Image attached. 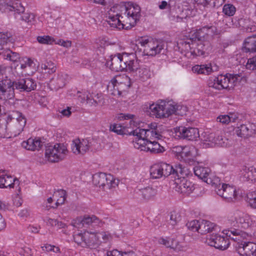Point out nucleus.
Returning a JSON list of instances; mask_svg holds the SVG:
<instances>
[{
  "label": "nucleus",
  "instance_id": "obj_12",
  "mask_svg": "<svg viewBox=\"0 0 256 256\" xmlns=\"http://www.w3.org/2000/svg\"><path fill=\"white\" fill-rule=\"evenodd\" d=\"M102 222L94 215L91 216L84 215L83 216L78 217L73 222L74 227L80 228L83 227L87 228L90 226H102Z\"/></svg>",
  "mask_w": 256,
  "mask_h": 256
},
{
  "label": "nucleus",
  "instance_id": "obj_2",
  "mask_svg": "<svg viewBox=\"0 0 256 256\" xmlns=\"http://www.w3.org/2000/svg\"><path fill=\"white\" fill-rule=\"evenodd\" d=\"M255 221L252 216L238 210L232 212L226 222L227 228L222 233L234 241L240 240L246 234L242 233L240 228L248 229L254 226Z\"/></svg>",
  "mask_w": 256,
  "mask_h": 256
},
{
  "label": "nucleus",
  "instance_id": "obj_30",
  "mask_svg": "<svg viewBox=\"0 0 256 256\" xmlns=\"http://www.w3.org/2000/svg\"><path fill=\"white\" fill-rule=\"evenodd\" d=\"M193 170L196 176L202 180L204 182H208V176L210 171V168L198 166H194Z\"/></svg>",
  "mask_w": 256,
  "mask_h": 256
},
{
  "label": "nucleus",
  "instance_id": "obj_1",
  "mask_svg": "<svg viewBox=\"0 0 256 256\" xmlns=\"http://www.w3.org/2000/svg\"><path fill=\"white\" fill-rule=\"evenodd\" d=\"M148 127L146 129L138 128L130 132V135L136 136L133 140L134 146L142 151L151 153L163 152L165 150L159 142H162V126L154 122L148 124Z\"/></svg>",
  "mask_w": 256,
  "mask_h": 256
},
{
  "label": "nucleus",
  "instance_id": "obj_7",
  "mask_svg": "<svg viewBox=\"0 0 256 256\" xmlns=\"http://www.w3.org/2000/svg\"><path fill=\"white\" fill-rule=\"evenodd\" d=\"M14 87V82L8 77L0 81V100L4 101L6 105L14 106L15 104Z\"/></svg>",
  "mask_w": 256,
  "mask_h": 256
},
{
  "label": "nucleus",
  "instance_id": "obj_51",
  "mask_svg": "<svg viewBox=\"0 0 256 256\" xmlns=\"http://www.w3.org/2000/svg\"><path fill=\"white\" fill-rule=\"evenodd\" d=\"M247 202L252 208L256 209V192H252L248 194Z\"/></svg>",
  "mask_w": 256,
  "mask_h": 256
},
{
  "label": "nucleus",
  "instance_id": "obj_46",
  "mask_svg": "<svg viewBox=\"0 0 256 256\" xmlns=\"http://www.w3.org/2000/svg\"><path fill=\"white\" fill-rule=\"evenodd\" d=\"M88 100L90 102L91 106H103L106 104L104 96L102 94H97L92 99L88 98Z\"/></svg>",
  "mask_w": 256,
  "mask_h": 256
},
{
  "label": "nucleus",
  "instance_id": "obj_4",
  "mask_svg": "<svg viewBox=\"0 0 256 256\" xmlns=\"http://www.w3.org/2000/svg\"><path fill=\"white\" fill-rule=\"evenodd\" d=\"M182 107L174 102L162 101L160 104H150L148 112L151 116L157 118H168L172 114H182L180 111Z\"/></svg>",
  "mask_w": 256,
  "mask_h": 256
},
{
  "label": "nucleus",
  "instance_id": "obj_14",
  "mask_svg": "<svg viewBox=\"0 0 256 256\" xmlns=\"http://www.w3.org/2000/svg\"><path fill=\"white\" fill-rule=\"evenodd\" d=\"M191 54L194 56L204 55L206 52L210 50V40H206L204 42L194 40L192 43Z\"/></svg>",
  "mask_w": 256,
  "mask_h": 256
},
{
  "label": "nucleus",
  "instance_id": "obj_22",
  "mask_svg": "<svg viewBox=\"0 0 256 256\" xmlns=\"http://www.w3.org/2000/svg\"><path fill=\"white\" fill-rule=\"evenodd\" d=\"M204 142V144L206 146L213 147L216 144L222 145V138L220 136V132H206L203 136L202 138Z\"/></svg>",
  "mask_w": 256,
  "mask_h": 256
},
{
  "label": "nucleus",
  "instance_id": "obj_52",
  "mask_svg": "<svg viewBox=\"0 0 256 256\" xmlns=\"http://www.w3.org/2000/svg\"><path fill=\"white\" fill-rule=\"evenodd\" d=\"M181 220V216L178 212L174 211L170 213V223L172 226H175Z\"/></svg>",
  "mask_w": 256,
  "mask_h": 256
},
{
  "label": "nucleus",
  "instance_id": "obj_33",
  "mask_svg": "<svg viewBox=\"0 0 256 256\" xmlns=\"http://www.w3.org/2000/svg\"><path fill=\"white\" fill-rule=\"evenodd\" d=\"M192 70L194 72L198 74H210L215 70L213 68L211 64H208L200 65H196L192 67Z\"/></svg>",
  "mask_w": 256,
  "mask_h": 256
},
{
  "label": "nucleus",
  "instance_id": "obj_5",
  "mask_svg": "<svg viewBox=\"0 0 256 256\" xmlns=\"http://www.w3.org/2000/svg\"><path fill=\"white\" fill-rule=\"evenodd\" d=\"M244 78V76L240 73L238 74H227L226 75H220L218 77L210 78L208 82V86L215 90H221L234 88L238 81Z\"/></svg>",
  "mask_w": 256,
  "mask_h": 256
},
{
  "label": "nucleus",
  "instance_id": "obj_60",
  "mask_svg": "<svg viewBox=\"0 0 256 256\" xmlns=\"http://www.w3.org/2000/svg\"><path fill=\"white\" fill-rule=\"evenodd\" d=\"M20 254L23 256H32L33 252L30 248L25 246L21 248Z\"/></svg>",
  "mask_w": 256,
  "mask_h": 256
},
{
  "label": "nucleus",
  "instance_id": "obj_36",
  "mask_svg": "<svg viewBox=\"0 0 256 256\" xmlns=\"http://www.w3.org/2000/svg\"><path fill=\"white\" fill-rule=\"evenodd\" d=\"M24 12L20 14H17L16 11H14V14L16 18L23 20L28 23H32L34 20V15L30 12H25V8L23 6Z\"/></svg>",
  "mask_w": 256,
  "mask_h": 256
},
{
  "label": "nucleus",
  "instance_id": "obj_31",
  "mask_svg": "<svg viewBox=\"0 0 256 256\" xmlns=\"http://www.w3.org/2000/svg\"><path fill=\"white\" fill-rule=\"evenodd\" d=\"M196 150L194 148L184 147L181 156H178V159L180 160L184 161L194 160L196 155Z\"/></svg>",
  "mask_w": 256,
  "mask_h": 256
},
{
  "label": "nucleus",
  "instance_id": "obj_63",
  "mask_svg": "<svg viewBox=\"0 0 256 256\" xmlns=\"http://www.w3.org/2000/svg\"><path fill=\"white\" fill-rule=\"evenodd\" d=\"M8 186L14 188V184H6V177L0 176V188H7Z\"/></svg>",
  "mask_w": 256,
  "mask_h": 256
},
{
  "label": "nucleus",
  "instance_id": "obj_57",
  "mask_svg": "<svg viewBox=\"0 0 256 256\" xmlns=\"http://www.w3.org/2000/svg\"><path fill=\"white\" fill-rule=\"evenodd\" d=\"M246 68L248 70H252L256 69V58H255V56L249 58L248 60Z\"/></svg>",
  "mask_w": 256,
  "mask_h": 256
},
{
  "label": "nucleus",
  "instance_id": "obj_21",
  "mask_svg": "<svg viewBox=\"0 0 256 256\" xmlns=\"http://www.w3.org/2000/svg\"><path fill=\"white\" fill-rule=\"evenodd\" d=\"M214 28L212 26H204L198 30L192 35V38L196 40L204 42L210 40V38L214 34Z\"/></svg>",
  "mask_w": 256,
  "mask_h": 256
},
{
  "label": "nucleus",
  "instance_id": "obj_9",
  "mask_svg": "<svg viewBox=\"0 0 256 256\" xmlns=\"http://www.w3.org/2000/svg\"><path fill=\"white\" fill-rule=\"evenodd\" d=\"M93 184L104 190L110 189L118 186V180H115L110 174L97 173L92 176Z\"/></svg>",
  "mask_w": 256,
  "mask_h": 256
},
{
  "label": "nucleus",
  "instance_id": "obj_64",
  "mask_svg": "<svg viewBox=\"0 0 256 256\" xmlns=\"http://www.w3.org/2000/svg\"><path fill=\"white\" fill-rule=\"evenodd\" d=\"M81 102L84 103L85 102H86V104H90V102L89 100H88V99H91L90 97L88 96V94L87 93H84L78 96Z\"/></svg>",
  "mask_w": 256,
  "mask_h": 256
},
{
  "label": "nucleus",
  "instance_id": "obj_25",
  "mask_svg": "<svg viewBox=\"0 0 256 256\" xmlns=\"http://www.w3.org/2000/svg\"><path fill=\"white\" fill-rule=\"evenodd\" d=\"M84 242L83 246L88 247L90 248H96L98 246V242L96 233L85 232L84 235Z\"/></svg>",
  "mask_w": 256,
  "mask_h": 256
},
{
  "label": "nucleus",
  "instance_id": "obj_13",
  "mask_svg": "<svg viewBox=\"0 0 256 256\" xmlns=\"http://www.w3.org/2000/svg\"><path fill=\"white\" fill-rule=\"evenodd\" d=\"M222 236L218 234H212L206 239L208 244L220 250H226L230 245L228 236Z\"/></svg>",
  "mask_w": 256,
  "mask_h": 256
},
{
  "label": "nucleus",
  "instance_id": "obj_62",
  "mask_svg": "<svg viewBox=\"0 0 256 256\" xmlns=\"http://www.w3.org/2000/svg\"><path fill=\"white\" fill-rule=\"evenodd\" d=\"M168 248L174 249L175 250L180 251L182 250V246L179 242L174 239L172 244H169Z\"/></svg>",
  "mask_w": 256,
  "mask_h": 256
},
{
  "label": "nucleus",
  "instance_id": "obj_28",
  "mask_svg": "<svg viewBox=\"0 0 256 256\" xmlns=\"http://www.w3.org/2000/svg\"><path fill=\"white\" fill-rule=\"evenodd\" d=\"M140 7L136 4H132L128 8H125L124 14L128 18H132L134 20H136L140 17Z\"/></svg>",
  "mask_w": 256,
  "mask_h": 256
},
{
  "label": "nucleus",
  "instance_id": "obj_27",
  "mask_svg": "<svg viewBox=\"0 0 256 256\" xmlns=\"http://www.w3.org/2000/svg\"><path fill=\"white\" fill-rule=\"evenodd\" d=\"M66 74H60L52 78L49 83L51 88L56 90L63 88L66 84Z\"/></svg>",
  "mask_w": 256,
  "mask_h": 256
},
{
  "label": "nucleus",
  "instance_id": "obj_16",
  "mask_svg": "<svg viewBox=\"0 0 256 256\" xmlns=\"http://www.w3.org/2000/svg\"><path fill=\"white\" fill-rule=\"evenodd\" d=\"M15 88L20 92H29L34 90L36 87V82L30 78H22L12 82Z\"/></svg>",
  "mask_w": 256,
  "mask_h": 256
},
{
  "label": "nucleus",
  "instance_id": "obj_24",
  "mask_svg": "<svg viewBox=\"0 0 256 256\" xmlns=\"http://www.w3.org/2000/svg\"><path fill=\"white\" fill-rule=\"evenodd\" d=\"M235 132L238 136L245 138L251 136L254 134L255 130L252 124H242L236 128Z\"/></svg>",
  "mask_w": 256,
  "mask_h": 256
},
{
  "label": "nucleus",
  "instance_id": "obj_43",
  "mask_svg": "<svg viewBox=\"0 0 256 256\" xmlns=\"http://www.w3.org/2000/svg\"><path fill=\"white\" fill-rule=\"evenodd\" d=\"M21 120H26L24 116L19 111L14 110L8 114L6 121L20 122Z\"/></svg>",
  "mask_w": 256,
  "mask_h": 256
},
{
  "label": "nucleus",
  "instance_id": "obj_32",
  "mask_svg": "<svg viewBox=\"0 0 256 256\" xmlns=\"http://www.w3.org/2000/svg\"><path fill=\"white\" fill-rule=\"evenodd\" d=\"M128 56L130 62L125 63L126 68L124 69V70L134 72L138 70L140 66L139 60L136 58L134 54H128Z\"/></svg>",
  "mask_w": 256,
  "mask_h": 256
},
{
  "label": "nucleus",
  "instance_id": "obj_35",
  "mask_svg": "<svg viewBox=\"0 0 256 256\" xmlns=\"http://www.w3.org/2000/svg\"><path fill=\"white\" fill-rule=\"evenodd\" d=\"M194 40L192 38L186 40H181L177 43L178 47L180 50L187 52V54H191L192 43L194 42Z\"/></svg>",
  "mask_w": 256,
  "mask_h": 256
},
{
  "label": "nucleus",
  "instance_id": "obj_54",
  "mask_svg": "<svg viewBox=\"0 0 256 256\" xmlns=\"http://www.w3.org/2000/svg\"><path fill=\"white\" fill-rule=\"evenodd\" d=\"M200 220H192L186 223V226L188 228L192 231L198 232L199 230Z\"/></svg>",
  "mask_w": 256,
  "mask_h": 256
},
{
  "label": "nucleus",
  "instance_id": "obj_59",
  "mask_svg": "<svg viewBox=\"0 0 256 256\" xmlns=\"http://www.w3.org/2000/svg\"><path fill=\"white\" fill-rule=\"evenodd\" d=\"M84 232L78 233L76 234L74 236V239L76 242L78 244H80L83 246V242H84Z\"/></svg>",
  "mask_w": 256,
  "mask_h": 256
},
{
  "label": "nucleus",
  "instance_id": "obj_29",
  "mask_svg": "<svg viewBox=\"0 0 256 256\" xmlns=\"http://www.w3.org/2000/svg\"><path fill=\"white\" fill-rule=\"evenodd\" d=\"M198 226V232L202 234L212 232L216 230V226L215 224L204 220H200Z\"/></svg>",
  "mask_w": 256,
  "mask_h": 256
},
{
  "label": "nucleus",
  "instance_id": "obj_49",
  "mask_svg": "<svg viewBox=\"0 0 256 256\" xmlns=\"http://www.w3.org/2000/svg\"><path fill=\"white\" fill-rule=\"evenodd\" d=\"M98 242H106L112 239V235L107 232H102L96 233Z\"/></svg>",
  "mask_w": 256,
  "mask_h": 256
},
{
  "label": "nucleus",
  "instance_id": "obj_53",
  "mask_svg": "<svg viewBox=\"0 0 256 256\" xmlns=\"http://www.w3.org/2000/svg\"><path fill=\"white\" fill-rule=\"evenodd\" d=\"M36 40L39 43L44 44H51L54 42V39L49 36H38Z\"/></svg>",
  "mask_w": 256,
  "mask_h": 256
},
{
  "label": "nucleus",
  "instance_id": "obj_56",
  "mask_svg": "<svg viewBox=\"0 0 256 256\" xmlns=\"http://www.w3.org/2000/svg\"><path fill=\"white\" fill-rule=\"evenodd\" d=\"M119 54L120 58V65H122V71H123L126 68V65H125V63L128 62H130V60L127 53Z\"/></svg>",
  "mask_w": 256,
  "mask_h": 256
},
{
  "label": "nucleus",
  "instance_id": "obj_26",
  "mask_svg": "<svg viewBox=\"0 0 256 256\" xmlns=\"http://www.w3.org/2000/svg\"><path fill=\"white\" fill-rule=\"evenodd\" d=\"M22 146L29 150H38L42 146V142L39 138H30L22 142Z\"/></svg>",
  "mask_w": 256,
  "mask_h": 256
},
{
  "label": "nucleus",
  "instance_id": "obj_10",
  "mask_svg": "<svg viewBox=\"0 0 256 256\" xmlns=\"http://www.w3.org/2000/svg\"><path fill=\"white\" fill-rule=\"evenodd\" d=\"M213 184L215 186V190L217 194L228 202H232L236 196V189L234 186L224 183H220L218 178H216Z\"/></svg>",
  "mask_w": 256,
  "mask_h": 256
},
{
  "label": "nucleus",
  "instance_id": "obj_50",
  "mask_svg": "<svg viewBox=\"0 0 256 256\" xmlns=\"http://www.w3.org/2000/svg\"><path fill=\"white\" fill-rule=\"evenodd\" d=\"M236 8L232 4H225L222 8V12L225 15L231 16L236 12Z\"/></svg>",
  "mask_w": 256,
  "mask_h": 256
},
{
  "label": "nucleus",
  "instance_id": "obj_20",
  "mask_svg": "<svg viewBox=\"0 0 256 256\" xmlns=\"http://www.w3.org/2000/svg\"><path fill=\"white\" fill-rule=\"evenodd\" d=\"M0 11L9 12L16 11L17 14L24 12L23 6L20 2H12L11 0H0Z\"/></svg>",
  "mask_w": 256,
  "mask_h": 256
},
{
  "label": "nucleus",
  "instance_id": "obj_19",
  "mask_svg": "<svg viewBox=\"0 0 256 256\" xmlns=\"http://www.w3.org/2000/svg\"><path fill=\"white\" fill-rule=\"evenodd\" d=\"M94 140L90 142L87 139H82L80 140L79 139L73 141L72 149L73 152L76 154H83L87 152L90 148V144H92Z\"/></svg>",
  "mask_w": 256,
  "mask_h": 256
},
{
  "label": "nucleus",
  "instance_id": "obj_48",
  "mask_svg": "<svg viewBox=\"0 0 256 256\" xmlns=\"http://www.w3.org/2000/svg\"><path fill=\"white\" fill-rule=\"evenodd\" d=\"M110 130L112 132L118 134H126V128L120 124H114L110 126Z\"/></svg>",
  "mask_w": 256,
  "mask_h": 256
},
{
  "label": "nucleus",
  "instance_id": "obj_44",
  "mask_svg": "<svg viewBox=\"0 0 256 256\" xmlns=\"http://www.w3.org/2000/svg\"><path fill=\"white\" fill-rule=\"evenodd\" d=\"M108 92L112 95L114 96H120V91H118L116 86V80L113 78L107 86Z\"/></svg>",
  "mask_w": 256,
  "mask_h": 256
},
{
  "label": "nucleus",
  "instance_id": "obj_45",
  "mask_svg": "<svg viewBox=\"0 0 256 256\" xmlns=\"http://www.w3.org/2000/svg\"><path fill=\"white\" fill-rule=\"evenodd\" d=\"M41 68L43 70V72L51 74L56 71V66L52 62L48 61L42 64Z\"/></svg>",
  "mask_w": 256,
  "mask_h": 256
},
{
  "label": "nucleus",
  "instance_id": "obj_42",
  "mask_svg": "<svg viewBox=\"0 0 256 256\" xmlns=\"http://www.w3.org/2000/svg\"><path fill=\"white\" fill-rule=\"evenodd\" d=\"M239 24L242 28L248 32L255 31L256 28L255 26L248 19H241L239 20Z\"/></svg>",
  "mask_w": 256,
  "mask_h": 256
},
{
  "label": "nucleus",
  "instance_id": "obj_37",
  "mask_svg": "<svg viewBox=\"0 0 256 256\" xmlns=\"http://www.w3.org/2000/svg\"><path fill=\"white\" fill-rule=\"evenodd\" d=\"M242 174L247 180L252 182L256 180V168L253 166H245L242 168Z\"/></svg>",
  "mask_w": 256,
  "mask_h": 256
},
{
  "label": "nucleus",
  "instance_id": "obj_11",
  "mask_svg": "<svg viewBox=\"0 0 256 256\" xmlns=\"http://www.w3.org/2000/svg\"><path fill=\"white\" fill-rule=\"evenodd\" d=\"M188 174L182 176L174 174L176 190L178 192L189 194L194 190V184L185 178Z\"/></svg>",
  "mask_w": 256,
  "mask_h": 256
},
{
  "label": "nucleus",
  "instance_id": "obj_47",
  "mask_svg": "<svg viewBox=\"0 0 256 256\" xmlns=\"http://www.w3.org/2000/svg\"><path fill=\"white\" fill-rule=\"evenodd\" d=\"M138 76L142 81H145L150 77V72L147 67L140 68L139 66Z\"/></svg>",
  "mask_w": 256,
  "mask_h": 256
},
{
  "label": "nucleus",
  "instance_id": "obj_3",
  "mask_svg": "<svg viewBox=\"0 0 256 256\" xmlns=\"http://www.w3.org/2000/svg\"><path fill=\"white\" fill-rule=\"evenodd\" d=\"M189 174L188 170L180 164L174 166L170 164L160 162L152 165L150 168V174L152 178H159L162 176H167L170 174H179L180 176Z\"/></svg>",
  "mask_w": 256,
  "mask_h": 256
},
{
  "label": "nucleus",
  "instance_id": "obj_61",
  "mask_svg": "<svg viewBox=\"0 0 256 256\" xmlns=\"http://www.w3.org/2000/svg\"><path fill=\"white\" fill-rule=\"evenodd\" d=\"M216 120L223 124H227L230 122V116L228 115L220 116L217 118Z\"/></svg>",
  "mask_w": 256,
  "mask_h": 256
},
{
  "label": "nucleus",
  "instance_id": "obj_58",
  "mask_svg": "<svg viewBox=\"0 0 256 256\" xmlns=\"http://www.w3.org/2000/svg\"><path fill=\"white\" fill-rule=\"evenodd\" d=\"M184 147L178 146H174L172 148V152L175 154L176 156L178 158V156H181V155L182 154V152H183V150L184 149Z\"/></svg>",
  "mask_w": 256,
  "mask_h": 256
},
{
  "label": "nucleus",
  "instance_id": "obj_8",
  "mask_svg": "<svg viewBox=\"0 0 256 256\" xmlns=\"http://www.w3.org/2000/svg\"><path fill=\"white\" fill-rule=\"evenodd\" d=\"M67 153V148L64 144H56L46 146L45 155L48 161L56 162L64 160Z\"/></svg>",
  "mask_w": 256,
  "mask_h": 256
},
{
  "label": "nucleus",
  "instance_id": "obj_40",
  "mask_svg": "<svg viewBox=\"0 0 256 256\" xmlns=\"http://www.w3.org/2000/svg\"><path fill=\"white\" fill-rule=\"evenodd\" d=\"M120 65V58L119 54L111 56L110 68L112 70L116 72L122 71Z\"/></svg>",
  "mask_w": 256,
  "mask_h": 256
},
{
  "label": "nucleus",
  "instance_id": "obj_41",
  "mask_svg": "<svg viewBox=\"0 0 256 256\" xmlns=\"http://www.w3.org/2000/svg\"><path fill=\"white\" fill-rule=\"evenodd\" d=\"M142 198L146 200L152 198L156 194V190L150 186H148L140 190Z\"/></svg>",
  "mask_w": 256,
  "mask_h": 256
},
{
  "label": "nucleus",
  "instance_id": "obj_15",
  "mask_svg": "<svg viewBox=\"0 0 256 256\" xmlns=\"http://www.w3.org/2000/svg\"><path fill=\"white\" fill-rule=\"evenodd\" d=\"M238 252L242 256H256V244L250 242H242L236 246Z\"/></svg>",
  "mask_w": 256,
  "mask_h": 256
},
{
  "label": "nucleus",
  "instance_id": "obj_55",
  "mask_svg": "<svg viewBox=\"0 0 256 256\" xmlns=\"http://www.w3.org/2000/svg\"><path fill=\"white\" fill-rule=\"evenodd\" d=\"M6 58L10 61L15 62L18 61L20 58V55L18 54L12 52L10 50H8L6 54H4Z\"/></svg>",
  "mask_w": 256,
  "mask_h": 256
},
{
  "label": "nucleus",
  "instance_id": "obj_34",
  "mask_svg": "<svg viewBox=\"0 0 256 256\" xmlns=\"http://www.w3.org/2000/svg\"><path fill=\"white\" fill-rule=\"evenodd\" d=\"M52 196L56 202L55 204V206L52 207L53 208H56L60 205L64 204L66 198V191L64 190H58L54 192Z\"/></svg>",
  "mask_w": 256,
  "mask_h": 256
},
{
  "label": "nucleus",
  "instance_id": "obj_6",
  "mask_svg": "<svg viewBox=\"0 0 256 256\" xmlns=\"http://www.w3.org/2000/svg\"><path fill=\"white\" fill-rule=\"evenodd\" d=\"M138 49L143 56H154L164 51V42L158 40L142 38L138 40Z\"/></svg>",
  "mask_w": 256,
  "mask_h": 256
},
{
  "label": "nucleus",
  "instance_id": "obj_18",
  "mask_svg": "<svg viewBox=\"0 0 256 256\" xmlns=\"http://www.w3.org/2000/svg\"><path fill=\"white\" fill-rule=\"evenodd\" d=\"M26 120H21L20 122H6V128H2L11 134L12 136H16L19 135L24 130L26 124Z\"/></svg>",
  "mask_w": 256,
  "mask_h": 256
},
{
  "label": "nucleus",
  "instance_id": "obj_38",
  "mask_svg": "<svg viewBox=\"0 0 256 256\" xmlns=\"http://www.w3.org/2000/svg\"><path fill=\"white\" fill-rule=\"evenodd\" d=\"M245 52H256V39L254 37H248L246 39L243 46Z\"/></svg>",
  "mask_w": 256,
  "mask_h": 256
},
{
  "label": "nucleus",
  "instance_id": "obj_23",
  "mask_svg": "<svg viewBox=\"0 0 256 256\" xmlns=\"http://www.w3.org/2000/svg\"><path fill=\"white\" fill-rule=\"evenodd\" d=\"M111 12L112 10L108 12V14H106V22L111 28H117L120 30L123 28L124 25L122 23L121 20L120 18V17L122 18L123 16L118 14H113Z\"/></svg>",
  "mask_w": 256,
  "mask_h": 256
},
{
  "label": "nucleus",
  "instance_id": "obj_17",
  "mask_svg": "<svg viewBox=\"0 0 256 256\" xmlns=\"http://www.w3.org/2000/svg\"><path fill=\"white\" fill-rule=\"evenodd\" d=\"M176 132L180 138L190 140H194L200 136L198 129L194 128L180 126L176 128Z\"/></svg>",
  "mask_w": 256,
  "mask_h": 256
},
{
  "label": "nucleus",
  "instance_id": "obj_39",
  "mask_svg": "<svg viewBox=\"0 0 256 256\" xmlns=\"http://www.w3.org/2000/svg\"><path fill=\"white\" fill-rule=\"evenodd\" d=\"M14 40L10 32H0V50L4 48L8 42H12Z\"/></svg>",
  "mask_w": 256,
  "mask_h": 256
}]
</instances>
